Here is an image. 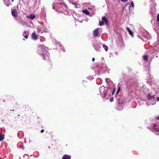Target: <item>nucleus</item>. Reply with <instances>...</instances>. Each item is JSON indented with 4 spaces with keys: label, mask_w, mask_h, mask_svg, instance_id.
<instances>
[{
    "label": "nucleus",
    "mask_w": 159,
    "mask_h": 159,
    "mask_svg": "<svg viewBox=\"0 0 159 159\" xmlns=\"http://www.w3.org/2000/svg\"><path fill=\"white\" fill-rule=\"evenodd\" d=\"M47 49L48 48L43 45H39L38 46V52L43 60L49 59V58L50 55L47 50Z\"/></svg>",
    "instance_id": "obj_1"
},
{
    "label": "nucleus",
    "mask_w": 159,
    "mask_h": 159,
    "mask_svg": "<svg viewBox=\"0 0 159 159\" xmlns=\"http://www.w3.org/2000/svg\"><path fill=\"white\" fill-rule=\"evenodd\" d=\"M99 90L101 96L103 98H105L106 96V93L107 91L106 90L105 87L104 86H102L100 87Z\"/></svg>",
    "instance_id": "obj_2"
},
{
    "label": "nucleus",
    "mask_w": 159,
    "mask_h": 159,
    "mask_svg": "<svg viewBox=\"0 0 159 159\" xmlns=\"http://www.w3.org/2000/svg\"><path fill=\"white\" fill-rule=\"evenodd\" d=\"M102 44L100 43H93V46L95 50L97 52H100Z\"/></svg>",
    "instance_id": "obj_3"
},
{
    "label": "nucleus",
    "mask_w": 159,
    "mask_h": 159,
    "mask_svg": "<svg viewBox=\"0 0 159 159\" xmlns=\"http://www.w3.org/2000/svg\"><path fill=\"white\" fill-rule=\"evenodd\" d=\"M148 100H149V104H154L156 103V101L154 100V98L152 95L151 96L149 93L148 95Z\"/></svg>",
    "instance_id": "obj_4"
},
{
    "label": "nucleus",
    "mask_w": 159,
    "mask_h": 159,
    "mask_svg": "<svg viewBox=\"0 0 159 159\" xmlns=\"http://www.w3.org/2000/svg\"><path fill=\"white\" fill-rule=\"evenodd\" d=\"M123 76L125 80L126 81V84H128V81H129V76H128V75H127L126 74H123Z\"/></svg>",
    "instance_id": "obj_5"
},
{
    "label": "nucleus",
    "mask_w": 159,
    "mask_h": 159,
    "mask_svg": "<svg viewBox=\"0 0 159 159\" xmlns=\"http://www.w3.org/2000/svg\"><path fill=\"white\" fill-rule=\"evenodd\" d=\"M11 14L14 17H16L17 15V12L16 9H13L12 10Z\"/></svg>",
    "instance_id": "obj_6"
},
{
    "label": "nucleus",
    "mask_w": 159,
    "mask_h": 159,
    "mask_svg": "<svg viewBox=\"0 0 159 159\" xmlns=\"http://www.w3.org/2000/svg\"><path fill=\"white\" fill-rule=\"evenodd\" d=\"M32 39L35 40H36L38 38V37L34 33H33L31 35Z\"/></svg>",
    "instance_id": "obj_7"
},
{
    "label": "nucleus",
    "mask_w": 159,
    "mask_h": 159,
    "mask_svg": "<svg viewBox=\"0 0 159 159\" xmlns=\"http://www.w3.org/2000/svg\"><path fill=\"white\" fill-rule=\"evenodd\" d=\"M4 1L6 5L8 7L10 4V0H4Z\"/></svg>",
    "instance_id": "obj_8"
},
{
    "label": "nucleus",
    "mask_w": 159,
    "mask_h": 159,
    "mask_svg": "<svg viewBox=\"0 0 159 159\" xmlns=\"http://www.w3.org/2000/svg\"><path fill=\"white\" fill-rule=\"evenodd\" d=\"M71 157L67 155H64L62 157V159H70Z\"/></svg>",
    "instance_id": "obj_9"
},
{
    "label": "nucleus",
    "mask_w": 159,
    "mask_h": 159,
    "mask_svg": "<svg viewBox=\"0 0 159 159\" xmlns=\"http://www.w3.org/2000/svg\"><path fill=\"white\" fill-rule=\"evenodd\" d=\"M102 22H105L106 24H108V20L105 16H103L102 18Z\"/></svg>",
    "instance_id": "obj_10"
},
{
    "label": "nucleus",
    "mask_w": 159,
    "mask_h": 159,
    "mask_svg": "<svg viewBox=\"0 0 159 159\" xmlns=\"http://www.w3.org/2000/svg\"><path fill=\"white\" fill-rule=\"evenodd\" d=\"M126 30L127 31H128L130 35L131 36L132 35H133V33L129 27H127L126 28Z\"/></svg>",
    "instance_id": "obj_11"
},
{
    "label": "nucleus",
    "mask_w": 159,
    "mask_h": 159,
    "mask_svg": "<svg viewBox=\"0 0 159 159\" xmlns=\"http://www.w3.org/2000/svg\"><path fill=\"white\" fill-rule=\"evenodd\" d=\"M99 29V28H98L97 29H96L94 31V36H97L98 35V30Z\"/></svg>",
    "instance_id": "obj_12"
},
{
    "label": "nucleus",
    "mask_w": 159,
    "mask_h": 159,
    "mask_svg": "<svg viewBox=\"0 0 159 159\" xmlns=\"http://www.w3.org/2000/svg\"><path fill=\"white\" fill-rule=\"evenodd\" d=\"M154 50L155 51H158L159 50V44H157L155 46Z\"/></svg>",
    "instance_id": "obj_13"
},
{
    "label": "nucleus",
    "mask_w": 159,
    "mask_h": 159,
    "mask_svg": "<svg viewBox=\"0 0 159 159\" xmlns=\"http://www.w3.org/2000/svg\"><path fill=\"white\" fill-rule=\"evenodd\" d=\"M82 12L84 13L86 15H89L90 14L89 11L86 9L83 10Z\"/></svg>",
    "instance_id": "obj_14"
},
{
    "label": "nucleus",
    "mask_w": 159,
    "mask_h": 159,
    "mask_svg": "<svg viewBox=\"0 0 159 159\" xmlns=\"http://www.w3.org/2000/svg\"><path fill=\"white\" fill-rule=\"evenodd\" d=\"M22 35L25 37V38L26 39H27L28 37V35H27V34H26V32L25 31H24L23 32V34H22Z\"/></svg>",
    "instance_id": "obj_15"
},
{
    "label": "nucleus",
    "mask_w": 159,
    "mask_h": 159,
    "mask_svg": "<svg viewBox=\"0 0 159 159\" xmlns=\"http://www.w3.org/2000/svg\"><path fill=\"white\" fill-rule=\"evenodd\" d=\"M102 46L106 51H107L108 50V47L105 44H103Z\"/></svg>",
    "instance_id": "obj_16"
},
{
    "label": "nucleus",
    "mask_w": 159,
    "mask_h": 159,
    "mask_svg": "<svg viewBox=\"0 0 159 159\" xmlns=\"http://www.w3.org/2000/svg\"><path fill=\"white\" fill-rule=\"evenodd\" d=\"M35 17V15H33V14L30 15L29 16V18L31 20L34 19Z\"/></svg>",
    "instance_id": "obj_17"
},
{
    "label": "nucleus",
    "mask_w": 159,
    "mask_h": 159,
    "mask_svg": "<svg viewBox=\"0 0 159 159\" xmlns=\"http://www.w3.org/2000/svg\"><path fill=\"white\" fill-rule=\"evenodd\" d=\"M72 4L74 6V7L75 8L76 7H80V5L78 4L77 5L76 3H72Z\"/></svg>",
    "instance_id": "obj_18"
},
{
    "label": "nucleus",
    "mask_w": 159,
    "mask_h": 159,
    "mask_svg": "<svg viewBox=\"0 0 159 159\" xmlns=\"http://www.w3.org/2000/svg\"><path fill=\"white\" fill-rule=\"evenodd\" d=\"M45 27L44 26H42L39 28V29L40 30V31L42 30H43L44 32H46V31L45 30Z\"/></svg>",
    "instance_id": "obj_19"
},
{
    "label": "nucleus",
    "mask_w": 159,
    "mask_h": 159,
    "mask_svg": "<svg viewBox=\"0 0 159 159\" xmlns=\"http://www.w3.org/2000/svg\"><path fill=\"white\" fill-rule=\"evenodd\" d=\"M148 56L147 55H144L143 56V58L145 60L147 61H148Z\"/></svg>",
    "instance_id": "obj_20"
},
{
    "label": "nucleus",
    "mask_w": 159,
    "mask_h": 159,
    "mask_svg": "<svg viewBox=\"0 0 159 159\" xmlns=\"http://www.w3.org/2000/svg\"><path fill=\"white\" fill-rule=\"evenodd\" d=\"M157 126V125L156 124H154L153 125V127L154 129H155L157 131H159V129L156 128H155L156 126Z\"/></svg>",
    "instance_id": "obj_21"
},
{
    "label": "nucleus",
    "mask_w": 159,
    "mask_h": 159,
    "mask_svg": "<svg viewBox=\"0 0 159 159\" xmlns=\"http://www.w3.org/2000/svg\"><path fill=\"white\" fill-rule=\"evenodd\" d=\"M4 135L3 134H0V139H4Z\"/></svg>",
    "instance_id": "obj_22"
},
{
    "label": "nucleus",
    "mask_w": 159,
    "mask_h": 159,
    "mask_svg": "<svg viewBox=\"0 0 159 159\" xmlns=\"http://www.w3.org/2000/svg\"><path fill=\"white\" fill-rule=\"evenodd\" d=\"M131 6H132L133 7H134V2H133V1H131V5H130L129 6V8Z\"/></svg>",
    "instance_id": "obj_23"
},
{
    "label": "nucleus",
    "mask_w": 159,
    "mask_h": 159,
    "mask_svg": "<svg viewBox=\"0 0 159 159\" xmlns=\"http://www.w3.org/2000/svg\"><path fill=\"white\" fill-rule=\"evenodd\" d=\"M19 147L20 148H21L23 150H24V146L22 145H20L19 146Z\"/></svg>",
    "instance_id": "obj_24"
},
{
    "label": "nucleus",
    "mask_w": 159,
    "mask_h": 159,
    "mask_svg": "<svg viewBox=\"0 0 159 159\" xmlns=\"http://www.w3.org/2000/svg\"><path fill=\"white\" fill-rule=\"evenodd\" d=\"M157 21L159 23V14L157 15Z\"/></svg>",
    "instance_id": "obj_25"
},
{
    "label": "nucleus",
    "mask_w": 159,
    "mask_h": 159,
    "mask_svg": "<svg viewBox=\"0 0 159 159\" xmlns=\"http://www.w3.org/2000/svg\"><path fill=\"white\" fill-rule=\"evenodd\" d=\"M87 79H89V80H91L93 79V78L92 77L90 76V77H87Z\"/></svg>",
    "instance_id": "obj_26"
},
{
    "label": "nucleus",
    "mask_w": 159,
    "mask_h": 159,
    "mask_svg": "<svg viewBox=\"0 0 159 159\" xmlns=\"http://www.w3.org/2000/svg\"><path fill=\"white\" fill-rule=\"evenodd\" d=\"M103 22L102 21L99 22V25L100 26L103 25Z\"/></svg>",
    "instance_id": "obj_27"
},
{
    "label": "nucleus",
    "mask_w": 159,
    "mask_h": 159,
    "mask_svg": "<svg viewBox=\"0 0 159 159\" xmlns=\"http://www.w3.org/2000/svg\"><path fill=\"white\" fill-rule=\"evenodd\" d=\"M112 90H113V92H112V94H113L115 90V88H112Z\"/></svg>",
    "instance_id": "obj_28"
},
{
    "label": "nucleus",
    "mask_w": 159,
    "mask_h": 159,
    "mask_svg": "<svg viewBox=\"0 0 159 159\" xmlns=\"http://www.w3.org/2000/svg\"><path fill=\"white\" fill-rule=\"evenodd\" d=\"M120 86L118 88V90L117 91V93H116L117 94L118 93L120 92Z\"/></svg>",
    "instance_id": "obj_29"
},
{
    "label": "nucleus",
    "mask_w": 159,
    "mask_h": 159,
    "mask_svg": "<svg viewBox=\"0 0 159 159\" xmlns=\"http://www.w3.org/2000/svg\"><path fill=\"white\" fill-rule=\"evenodd\" d=\"M113 100V98H111L110 99V101L111 102H112Z\"/></svg>",
    "instance_id": "obj_30"
},
{
    "label": "nucleus",
    "mask_w": 159,
    "mask_h": 159,
    "mask_svg": "<svg viewBox=\"0 0 159 159\" xmlns=\"http://www.w3.org/2000/svg\"><path fill=\"white\" fill-rule=\"evenodd\" d=\"M121 1L123 2H125L128 1V0H120Z\"/></svg>",
    "instance_id": "obj_31"
},
{
    "label": "nucleus",
    "mask_w": 159,
    "mask_h": 159,
    "mask_svg": "<svg viewBox=\"0 0 159 159\" xmlns=\"http://www.w3.org/2000/svg\"><path fill=\"white\" fill-rule=\"evenodd\" d=\"M94 60H95L94 58L93 57V58H92V61H94Z\"/></svg>",
    "instance_id": "obj_32"
},
{
    "label": "nucleus",
    "mask_w": 159,
    "mask_h": 159,
    "mask_svg": "<svg viewBox=\"0 0 159 159\" xmlns=\"http://www.w3.org/2000/svg\"><path fill=\"white\" fill-rule=\"evenodd\" d=\"M44 131V129H42L41 130V133H42Z\"/></svg>",
    "instance_id": "obj_33"
},
{
    "label": "nucleus",
    "mask_w": 159,
    "mask_h": 159,
    "mask_svg": "<svg viewBox=\"0 0 159 159\" xmlns=\"http://www.w3.org/2000/svg\"><path fill=\"white\" fill-rule=\"evenodd\" d=\"M157 101H159V97H157Z\"/></svg>",
    "instance_id": "obj_34"
},
{
    "label": "nucleus",
    "mask_w": 159,
    "mask_h": 159,
    "mask_svg": "<svg viewBox=\"0 0 159 159\" xmlns=\"http://www.w3.org/2000/svg\"><path fill=\"white\" fill-rule=\"evenodd\" d=\"M153 21H154V20H153V19L152 20H151V23H152V22Z\"/></svg>",
    "instance_id": "obj_35"
},
{
    "label": "nucleus",
    "mask_w": 159,
    "mask_h": 159,
    "mask_svg": "<svg viewBox=\"0 0 159 159\" xmlns=\"http://www.w3.org/2000/svg\"><path fill=\"white\" fill-rule=\"evenodd\" d=\"M108 89L110 90H111V88H109V89H108L107 90H108Z\"/></svg>",
    "instance_id": "obj_36"
},
{
    "label": "nucleus",
    "mask_w": 159,
    "mask_h": 159,
    "mask_svg": "<svg viewBox=\"0 0 159 159\" xmlns=\"http://www.w3.org/2000/svg\"><path fill=\"white\" fill-rule=\"evenodd\" d=\"M146 103H147L148 105V102H146Z\"/></svg>",
    "instance_id": "obj_37"
},
{
    "label": "nucleus",
    "mask_w": 159,
    "mask_h": 159,
    "mask_svg": "<svg viewBox=\"0 0 159 159\" xmlns=\"http://www.w3.org/2000/svg\"><path fill=\"white\" fill-rule=\"evenodd\" d=\"M0 140V141H1L2 140Z\"/></svg>",
    "instance_id": "obj_38"
},
{
    "label": "nucleus",
    "mask_w": 159,
    "mask_h": 159,
    "mask_svg": "<svg viewBox=\"0 0 159 159\" xmlns=\"http://www.w3.org/2000/svg\"><path fill=\"white\" fill-rule=\"evenodd\" d=\"M130 85H131V86H132V84L131 83Z\"/></svg>",
    "instance_id": "obj_39"
},
{
    "label": "nucleus",
    "mask_w": 159,
    "mask_h": 159,
    "mask_svg": "<svg viewBox=\"0 0 159 159\" xmlns=\"http://www.w3.org/2000/svg\"><path fill=\"white\" fill-rule=\"evenodd\" d=\"M14 0H11V1L13 2V1Z\"/></svg>",
    "instance_id": "obj_40"
},
{
    "label": "nucleus",
    "mask_w": 159,
    "mask_h": 159,
    "mask_svg": "<svg viewBox=\"0 0 159 159\" xmlns=\"http://www.w3.org/2000/svg\"><path fill=\"white\" fill-rule=\"evenodd\" d=\"M157 134H158V135H159V133H158Z\"/></svg>",
    "instance_id": "obj_41"
}]
</instances>
